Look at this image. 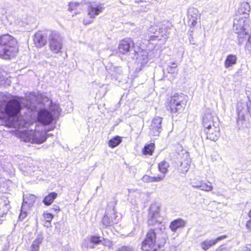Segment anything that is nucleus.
<instances>
[{"mask_svg":"<svg viewBox=\"0 0 251 251\" xmlns=\"http://www.w3.org/2000/svg\"><path fill=\"white\" fill-rule=\"evenodd\" d=\"M134 43L130 38H125L120 41L118 50L119 53L126 55L129 59L133 53L134 49L136 48L134 46Z\"/></svg>","mask_w":251,"mask_h":251,"instance_id":"nucleus-11","label":"nucleus"},{"mask_svg":"<svg viewBox=\"0 0 251 251\" xmlns=\"http://www.w3.org/2000/svg\"><path fill=\"white\" fill-rule=\"evenodd\" d=\"M53 217V215L50 213L47 212H45L44 213V217L45 219L46 220L47 222L50 223Z\"/></svg>","mask_w":251,"mask_h":251,"instance_id":"nucleus-36","label":"nucleus"},{"mask_svg":"<svg viewBox=\"0 0 251 251\" xmlns=\"http://www.w3.org/2000/svg\"><path fill=\"white\" fill-rule=\"evenodd\" d=\"M159 172L164 176L168 171L169 164L166 161H163L160 162L158 165Z\"/></svg>","mask_w":251,"mask_h":251,"instance_id":"nucleus-26","label":"nucleus"},{"mask_svg":"<svg viewBox=\"0 0 251 251\" xmlns=\"http://www.w3.org/2000/svg\"><path fill=\"white\" fill-rule=\"evenodd\" d=\"M9 201L5 195L0 197V223L7 213L10 208Z\"/></svg>","mask_w":251,"mask_h":251,"instance_id":"nucleus-17","label":"nucleus"},{"mask_svg":"<svg viewBox=\"0 0 251 251\" xmlns=\"http://www.w3.org/2000/svg\"><path fill=\"white\" fill-rule=\"evenodd\" d=\"M248 39V42L249 43H251V36H250V35H249V34L248 33V35L246 37H244V38H242V39H240L241 40H243V41H244V39Z\"/></svg>","mask_w":251,"mask_h":251,"instance_id":"nucleus-42","label":"nucleus"},{"mask_svg":"<svg viewBox=\"0 0 251 251\" xmlns=\"http://www.w3.org/2000/svg\"><path fill=\"white\" fill-rule=\"evenodd\" d=\"M202 125L204 128H211L213 126H218L220 125L219 119L212 113H206L202 119Z\"/></svg>","mask_w":251,"mask_h":251,"instance_id":"nucleus-14","label":"nucleus"},{"mask_svg":"<svg viewBox=\"0 0 251 251\" xmlns=\"http://www.w3.org/2000/svg\"><path fill=\"white\" fill-rule=\"evenodd\" d=\"M186 222L181 219H177L171 223L170 228L173 232H176L178 228L185 226Z\"/></svg>","mask_w":251,"mask_h":251,"instance_id":"nucleus-21","label":"nucleus"},{"mask_svg":"<svg viewBox=\"0 0 251 251\" xmlns=\"http://www.w3.org/2000/svg\"><path fill=\"white\" fill-rule=\"evenodd\" d=\"M169 27L164 25L160 27L157 25L151 26L148 29L149 41H159L162 38L166 39L169 34Z\"/></svg>","mask_w":251,"mask_h":251,"instance_id":"nucleus-6","label":"nucleus"},{"mask_svg":"<svg viewBox=\"0 0 251 251\" xmlns=\"http://www.w3.org/2000/svg\"><path fill=\"white\" fill-rule=\"evenodd\" d=\"M121 72V68L119 67L111 66L109 69V73L114 77L119 75Z\"/></svg>","mask_w":251,"mask_h":251,"instance_id":"nucleus-31","label":"nucleus"},{"mask_svg":"<svg viewBox=\"0 0 251 251\" xmlns=\"http://www.w3.org/2000/svg\"><path fill=\"white\" fill-rule=\"evenodd\" d=\"M90 242L91 245H97L99 244H100L101 243V239L100 237L93 236H91L90 238Z\"/></svg>","mask_w":251,"mask_h":251,"instance_id":"nucleus-32","label":"nucleus"},{"mask_svg":"<svg viewBox=\"0 0 251 251\" xmlns=\"http://www.w3.org/2000/svg\"><path fill=\"white\" fill-rule=\"evenodd\" d=\"M162 119L159 117L154 118L150 126V134L153 136H159L162 130Z\"/></svg>","mask_w":251,"mask_h":251,"instance_id":"nucleus-16","label":"nucleus"},{"mask_svg":"<svg viewBox=\"0 0 251 251\" xmlns=\"http://www.w3.org/2000/svg\"><path fill=\"white\" fill-rule=\"evenodd\" d=\"M0 92V124L6 123L18 128L20 138L24 141L41 144L47 139V130L44 125H49L59 114L58 105L52 104L49 110H36L34 104H27L22 108L20 101L12 100L7 102L2 99Z\"/></svg>","mask_w":251,"mask_h":251,"instance_id":"nucleus-1","label":"nucleus"},{"mask_svg":"<svg viewBox=\"0 0 251 251\" xmlns=\"http://www.w3.org/2000/svg\"><path fill=\"white\" fill-rule=\"evenodd\" d=\"M181 151L182 152V154H184V153H185L186 159L183 162H180V170H181L182 173H185L188 171L189 166L190 165L191 161L190 159L188 158V155L187 154V153L186 152V151L182 150Z\"/></svg>","mask_w":251,"mask_h":251,"instance_id":"nucleus-24","label":"nucleus"},{"mask_svg":"<svg viewBox=\"0 0 251 251\" xmlns=\"http://www.w3.org/2000/svg\"><path fill=\"white\" fill-rule=\"evenodd\" d=\"M155 147L154 143H151L145 146L143 149V153L145 154L151 155Z\"/></svg>","mask_w":251,"mask_h":251,"instance_id":"nucleus-29","label":"nucleus"},{"mask_svg":"<svg viewBox=\"0 0 251 251\" xmlns=\"http://www.w3.org/2000/svg\"><path fill=\"white\" fill-rule=\"evenodd\" d=\"M122 142V139L120 136H116L111 139L108 143L110 147L113 148L118 146Z\"/></svg>","mask_w":251,"mask_h":251,"instance_id":"nucleus-28","label":"nucleus"},{"mask_svg":"<svg viewBox=\"0 0 251 251\" xmlns=\"http://www.w3.org/2000/svg\"><path fill=\"white\" fill-rule=\"evenodd\" d=\"M34 44L38 47H41L45 45L46 39L40 32H36L34 35L33 39Z\"/></svg>","mask_w":251,"mask_h":251,"instance_id":"nucleus-22","label":"nucleus"},{"mask_svg":"<svg viewBox=\"0 0 251 251\" xmlns=\"http://www.w3.org/2000/svg\"><path fill=\"white\" fill-rule=\"evenodd\" d=\"M204 131L208 139L215 141L220 136V125L213 126L211 128H204Z\"/></svg>","mask_w":251,"mask_h":251,"instance_id":"nucleus-18","label":"nucleus"},{"mask_svg":"<svg viewBox=\"0 0 251 251\" xmlns=\"http://www.w3.org/2000/svg\"><path fill=\"white\" fill-rule=\"evenodd\" d=\"M90 239H85L82 242V247H85L86 248H94V245H91V244L89 245Z\"/></svg>","mask_w":251,"mask_h":251,"instance_id":"nucleus-34","label":"nucleus"},{"mask_svg":"<svg viewBox=\"0 0 251 251\" xmlns=\"http://www.w3.org/2000/svg\"><path fill=\"white\" fill-rule=\"evenodd\" d=\"M244 251H251V248L249 247H245L243 249Z\"/></svg>","mask_w":251,"mask_h":251,"instance_id":"nucleus-43","label":"nucleus"},{"mask_svg":"<svg viewBox=\"0 0 251 251\" xmlns=\"http://www.w3.org/2000/svg\"><path fill=\"white\" fill-rule=\"evenodd\" d=\"M36 197L34 195L27 194L24 195L23 202L21 207V213L19 218L22 221L27 216L30 208L33 206L35 201Z\"/></svg>","mask_w":251,"mask_h":251,"instance_id":"nucleus-9","label":"nucleus"},{"mask_svg":"<svg viewBox=\"0 0 251 251\" xmlns=\"http://www.w3.org/2000/svg\"><path fill=\"white\" fill-rule=\"evenodd\" d=\"M49 45L50 51L54 53L61 52L63 47V38L60 34L55 31H51L49 35Z\"/></svg>","mask_w":251,"mask_h":251,"instance_id":"nucleus-7","label":"nucleus"},{"mask_svg":"<svg viewBox=\"0 0 251 251\" xmlns=\"http://www.w3.org/2000/svg\"><path fill=\"white\" fill-rule=\"evenodd\" d=\"M177 64L176 62L170 63L167 68L169 73L173 74L176 72Z\"/></svg>","mask_w":251,"mask_h":251,"instance_id":"nucleus-30","label":"nucleus"},{"mask_svg":"<svg viewBox=\"0 0 251 251\" xmlns=\"http://www.w3.org/2000/svg\"><path fill=\"white\" fill-rule=\"evenodd\" d=\"M117 251H134V249L131 246H122L119 248Z\"/></svg>","mask_w":251,"mask_h":251,"instance_id":"nucleus-37","label":"nucleus"},{"mask_svg":"<svg viewBox=\"0 0 251 251\" xmlns=\"http://www.w3.org/2000/svg\"><path fill=\"white\" fill-rule=\"evenodd\" d=\"M100 244L104 246H110L111 245V242L108 239L102 238V239H101Z\"/></svg>","mask_w":251,"mask_h":251,"instance_id":"nucleus-39","label":"nucleus"},{"mask_svg":"<svg viewBox=\"0 0 251 251\" xmlns=\"http://www.w3.org/2000/svg\"><path fill=\"white\" fill-rule=\"evenodd\" d=\"M59 210V208L58 207H57L56 208H55V210Z\"/></svg>","mask_w":251,"mask_h":251,"instance_id":"nucleus-46","label":"nucleus"},{"mask_svg":"<svg viewBox=\"0 0 251 251\" xmlns=\"http://www.w3.org/2000/svg\"><path fill=\"white\" fill-rule=\"evenodd\" d=\"M77 4L75 2H70L69 5V10L70 11H72L75 9V7L77 6Z\"/></svg>","mask_w":251,"mask_h":251,"instance_id":"nucleus-40","label":"nucleus"},{"mask_svg":"<svg viewBox=\"0 0 251 251\" xmlns=\"http://www.w3.org/2000/svg\"><path fill=\"white\" fill-rule=\"evenodd\" d=\"M18 51L16 39L9 34L0 37V57L7 59L14 56Z\"/></svg>","mask_w":251,"mask_h":251,"instance_id":"nucleus-3","label":"nucleus"},{"mask_svg":"<svg viewBox=\"0 0 251 251\" xmlns=\"http://www.w3.org/2000/svg\"><path fill=\"white\" fill-rule=\"evenodd\" d=\"M200 14L198 10L194 7H190L188 10V24L190 28L196 26L200 19Z\"/></svg>","mask_w":251,"mask_h":251,"instance_id":"nucleus-15","label":"nucleus"},{"mask_svg":"<svg viewBox=\"0 0 251 251\" xmlns=\"http://www.w3.org/2000/svg\"><path fill=\"white\" fill-rule=\"evenodd\" d=\"M192 186L205 192H210L213 189V186L209 181L205 182L199 178H195L191 182Z\"/></svg>","mask_w":251,"mask_h":251,"instance_id":"nucleus-13","label":"nucleus"},{"mask_svg":"<svg viewBox=\"0 0 251 251\" xmlns=\"http://www.w3.org/2000/svg\"><path fill=\"white\" fill-rule=\"evenodd\" d=\"M246 226L248 229L251 230V219L247 222Z\"/></svg>","mask_w":251,"mask_h":251,"instance_id":"nucleus-41","label":"nucleus"},{"mask_svg":"<svg viewBox=\"0 0 251 251\" xmlns=\"http://www.w3.org/2000/svg\"><path fill=\"white\" fill-rule=\"evenodd\" d=\"M225 237H219L215 239H206L200 243L201 248L204 251H207L215 245L218 241L224 239Z\"/></svg>","mask_w":251,"mask_h":251,"instance_id":"nucleus-19","label":"nucleus"},{"mask_svg":"<svg viewBox=\"0 0 251 251\" xmlns=\"http://www.w3.org/2000/svg\"><path fill=\"white\" fill-rule=\"evenodd\" d=\"M249 217L251 218V210L250 211L249 213Z\"/></svg>","mask_w":251,"mask_h":251,"instance_id":"nucleus-44","label":"nucleus"},{"mask_svg":"<svg viewBox=\"0 0 251 251\" xmlns=\"http://www.w3.org/2000/svg\"><path fill=\"white\" fill-rule=\"evenodd\" d=\"M178 147L180 149L181 148V147L180 146H179V145L178 146Z\"/></svg>","mask_w":251,"mask_h":251,"instance_id":"nucleus-47","label":"nucleus"},{"mask_svg":"<svg viewBox=\"0 0 251 251\" xmlns=\"http://www.w3.org/2000/svg\"><path fill=\"white\" fill-rule=\"evenodd\" d=\"M152 176L148 175H145L142 177V180L144 182L149 183L152 182Z\"/></svg>","mask_w":251,"mask_h":251,"instance_id":"nucleus-38","label":"nucleus"},{"mask_svg":"<svg viewBox=\"0 0 251 251\" xmlns=\"http://www.w3.org/2000/svg\"><path fill=\"white\" fill-rule=\"evenodd\" d=\"M159 208L156 205H151L150 208L149 224L156 225L154 229H151L148 232L145 239L142 242L141 249L143 251H150L154 247L156 239H158V246H163L166 243L165 228L158 219Z\"/></svg>","mask_w":251,"mask_h":251,"instance_id":"nucleus-2","label":"nucleus"},{"mask_svg":"<svg viewBox=\"0 0 251 251\" xmlns=\"http://www.w3.org/2000/svg\"><path fill=\"white\" fill-rule=\"evenodd\" d=\"M237 61V57L235 55L230 54L228 55L225 61V67L226 68H228L232 66L235 64Z\"/></svg>","mask_w":251,"mask_h":251,"instance_id":"nucleus-25","label":"nucleus"},{"mask_svg":"<svg viewBox=\"0 0 251 251\" xmlns=\"http://www.w3.org/2000/svg\"><path fill=\"white\" fill-rule=\"evenodd\" d=\"M104 9L103 4L102 3H90L87 9L88 15L91 19H94L96 16L102 12ZM93 20L87 21L86 19L83 20V24L85 25L91 23Z\"/></svg>","mask_w":251,"mask_h":251,"instance_id":"nucleus-12","label":"nucleus"},{"mask_svg":"<svg viewBox=\"0 0 251 251\" xmlns=\"http://www.w3.org/2000/svg\"><path fill=\"white\" fill-rule=\"evenodd\" d=\"M250 10L251 8L249 3L246 2H243L240 3L237 11V13L238 15L240 16H242V15H244V16H246L248 18L250 12Z\"/></svg>","mask_w":251,"mask_h":251,"instance_id":"nucleus-20","label":"nucleus"},{"mask_svg":"<svg viewBox=\"0 0 251 251\" xmlns=\"http://www.w3.org/2000/svg\"><path fill=\"white\" fill-rule=\"evenodd\" d=\"M236 111L238 115L237 124H243L246 113L248 112L251 116V101H239L237 105Z\"/></svg>","mask_w":251,"mask_h":251,"instance_id":"nucleus-10","label":"nucleus"},{"mask_svg":"<svg viewBox=\"0 0 251 251\" xmlns=\"http://www.w3.org/2000/svg\"><path fill=\"white\" fill-rule=\"evenodd\" d=\"M102 223L105 226H110L112 224V221L106 215H104L102 220Z\"/></svg>","mask_w":251,"mask_h":251,"instance_id":"nucleus-33","label":"nucleus"},{"mask_svg":"<svg viewBox=\"0 0 251 251\" xmlns=\"http://www.w3.org/2000/svg\"><path fill=\"white\" fill-rule=\"evenodd\" d=\"M250 21L246 16L237 15L234 20L233 30L238 35V44H243V40L240 39L246 37L250 30Z\"/></svg>","mask_w":251,"mask_h":251,"instance_id":"nucleus-4","label":"nucleus"},{"mask_svg":"<svg viewBox=\"0 0 251 251\" xmlns=\"http://www.w3.org/2000/svg\"><path fill=\"white\" fill-rule=\"evenodd\" d=\"M164 176L162 175H158L156 176H152V182H160L164 180L165 178Z\"/></svg>","mask_w":251,"mask_h":251,"instance_id":"nucleus-35","label":"nucleus"},{"mask_svg":"<svg viewBox=\"0 0 251 251\" xmlns=\"http://www.w3.org/2000/svg\"><path fill=\"white\" fill-rule=\"evenodd\" d=\"M187 96L182 93L175 94L168 101V109L172 113H181L186 105Z\"/></svg>","mask_w":251,"mask_h":251,"instance_id":"nucleus-5","label":"nucleus"},{"mask_svg":"<svg viewBox=\"0 0 251 251\" xmlns=\"http://www.w3.org/2000/svg\"><path fill=\"white\" fill-rule=\"evenodd\" d=\"M56 197L57 194L54 192H52L45 198L43 202L45 205H49L53 201Z\"/></svg>","mask_w":251,"mask_h":251,"instance_id":"nucleus-27","label":"nucleus"},{"mask_svg":"<svg viewBox=\"0 0 251 251\" xmlns=\"http://www.w3.org/2000/svg\"><path fill=\"white\" fill-rule=\"evenodd\" d=\"M149 53L147 50H142L137 47L134 49L133 53L129 58L135 60V63L143 67L147 64L149 61Z\"/></svg>","mask_w":251,"mask_h":251,"instance_id":"nucleus-8","label":"nucleus"},{"mask_svg":"<svg viewBox=\"0 0 251 251\" xmlns=\"http://www.w3.org/2000/svg\"><path fill=\"white\" fill-rule=\"evenodd\" d=\"M25 171H26L27 172H30V169H29L28 168H26Z\"/></svg>","mask_w":251,"mask_h":251,"instance_id":"nucleus-45","label":"nucleus"},{"mask_svg":"<svg viewBox=\"0 0 251 251\" xmlns=\"http://www.w3.org/2000/svg\"><path fill=\"white\" fill-rule=\"evenodd\" d=\"M43 240V237L42 234H38L36 238L33 240L30 247V251H39L40 245Z\"/></svg>","mask_w":251,"mask_h":251,"instance_id":"nucleus-23","label":"nucleus"}]
</instances>
